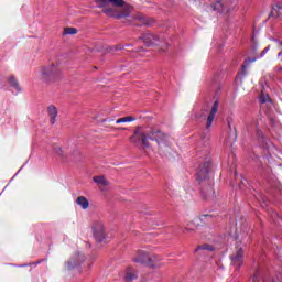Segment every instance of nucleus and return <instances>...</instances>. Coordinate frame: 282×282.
<instances>
[{"label":"nucleus","mask_w":282,"mask_h":282,"mask_svg":"<svg viewBox=\"0 0 282 282\" xmlns=\"http://www.w3.org/2000/svg\"><path fill=\"white\" fill-rule=\"evenodd\" d=\"M133 142L141 140L143 147H151L149 140L154 142L153 150L161 155H166L171 153V139L166 133L162 132L159 129L151 128L150 130L143 132L138 128L134 131V134L131 137Z\"/></svg>","instance_id":"nucleus-1"},{"label":"nucleus","mask_w":282,"mask_h":282,"mask_svg":"<svg viewBox=\"0 0 282 282\" xmlns=\"http://www.w3.org/2000/svg\"><path fill=\"white\" fill-rule=\"evenodd\" d=\"M111 7L104 9V14L109 19H127L131 13V6H129L124 0H108Z\"/></svg>","instance_id":"nucleus-2"},{"label":"nucleus","mask_w":282,"mask_h":282,"mask_svg":"<svg viewBox=\"0 0 282 282\" xmlns=\"http://www.w3.org/2000/svg\"><path fill=\"white\" fill-rule=\"evenodd\" d=\"M61 76V69L55 64H48L40 67L35 74V78L41 83H54Z\"/></svg>","instance_id":"nucleus-3"},{"label":"nucleus","mask_w":282,"mask_h":282,"mask_svg":"<svg viewBox=\"0 0 282 282\" xmlns=\"http://www.w3.org/2000/svg\"><path fill=\"white\" fill-rule=\"evenodd\" d=\"M134 262L148 268H162V258L147 251H140L134 258Z\"/></svg>","instance_id":"nucleus-4"},{"label":"nucleus","mask_w":282,"mask_h":282,"mask_svg":"<svg viewBox=\"0 0 282 282\" xmlns=\"http://www.w3.org/2000/svg\"><path fill=\"white\" fill-rule=\"evenodd\" d=\"M90 230L96 243H109V235L105 231V224L96 221L90 226Z\"/></svg>","instance_id":"nucleus-5"},{"label":"nucleus","mask_w":282,"mask_h":282,"mask_svg":"<svg viewBox=\"0 0 282 282\" xmlns=\"http://www.w3.org/2000/svg\"><path fill=\"white\" fill-rule=\"evenodd\" d=\"M210 8L218 17H228V14L235 10V8L230 6V0H214Z\"/></svg>","instance_id":"nucleus-6"},{"label":"nucleus","mask_w":282,"mask_h":282,"mask_svg":"<svg viewBox=\"0 0 282 282\" xmlns=\"http://www.w3.org/2000/svg\"><path fill=\"white\" fill-rule=\"evenodd\" d=\"M141 41H143L145 45H155L158 43V36L151 33H143L141 36Z\"/></svg>","instance_id":"nucleus-7"},{"label":"nucleus","mask_w":282,"mask_h":282,"mask_svg":"<svg viewBox=\"0 0 282 282\" xmlns=\"http://www.w3.org/2000/svg\"><path fill=\"white\" fill-rule=\"evenodd\" d=\"M93 182H95V184L100 188H107V186H109V181L102 175L93 177Z\"/></svg>","instance_id":"nucleus-8"},{"label":"nucleus","mask_w":282,"mask_h":282,"mask_svg":"<svg viewBox=\"0 0 282 282\" xmlns=\"http://www.w3.org/2000/svg\"><path fill=\"white\" fill-rule=\"evenodd\" d=\"M47 113L51 118V123L54 124L56 122V118H58V109L55 106H48Z\"/></svg>","instance_id":"nucleus-9"},{"label":"nucleus","mask_w":282,"mask_h":282,"mask_svg":"<svg viewBox=\"0 0 282 282\" xmlns=\"http://www.w3.org/2000/svg\"><path fill=\"white\" fill-rule=\"evenodd\" d=\"M133 20L135 21L137 25H149V20H147L142 14L134 15Z\"/></svg>","instance_id":"nucleus-10"},{"label":"nucleus","mask_w":282,"mask_h":282,"mask_svg":"<svg viewBox=\"0 0 282 282\" xmlns=\"http://www.w3.org/2000/svg\"><path fill=\"white\" fill-rule=\"evenodd\" d=\"M77 206L83 208V210H87V208H89V200H87V198H85L83 196L78 197L77 198Z\"/></svg>","instance_id":"nucleus-11"},{"label":"nucleus","mask_w":282,"mask_h":282,"mask_svg":"<svg viewBox=\"0 0 282 282\" xmlns=\"http://www.w3.org/2000/svg\"><path fill=\"white\" fill-rule=\"evenodd\" d=\"M243 259V251L239 250L235 256L231 257V260L234 261V263H237L239 265V263H241Z\"/></svg>","instance_id":"nucleus-12"},{"label":"nucleus","mask_w":282,"mask_h":282,"mask_svg":"<svg viewBox=\"0 0 282 282\" xmlns=\"http://www.w3.org/2000/svg\"><path fill=\"white\" fill-rule=\"evenodd\" d=\"M133 117H123V118H120V119H117L116 120V124H122V123H126V122H133Z\"/></svg>","instance_id":"nucleus-13"},{"label":"nucleus","mask_w":282,"mask_h":282,"mask_svg":"<svg viewBox=\"0 0 282 282\" xmlns=\"http://www.w3.org/2000/svg\"><path fill=\"white\" fill-rule=\"evenodd\" d=\"M207 216H198V217H195L191 224L193 226H199L202 224V221H204V219H206Z\"/></svg>","instance_id":"nucleus-14"},{"label":"nucleus","mask_w":282,"mask_h":282,"mask_svg":"<svg viewBox=\"0 0 282 282\" xmlns=\"http://www.w3.org/2000/svg\"><path fill=\"white\" fill-rule=\"evenodd\" d=\"M197 177L198 180H206L208 177V170H199Z\"/></svg>","instance_id":"nucleus-15"},{"label":"nucleus","mask_w":282,"mask_h":282,"mask_svg":"<svg viewBox=\"0 0 282 282\" xmlns=\"http://www.w3.org/2000/svg\"><path fill=\"white\" fill-rule=\"evenodd\" d=\"M95 3L98 6V8H107L109 1L108 0H95Z\"/></svg>","instance_id":"nucleus-16"},{"label":"nucleus","mask_w":282,"mask_h":282,"mask_svg":"<svg viewBox=\"0 0 282 282\" xmlns=\"http://www.w3.org/2000/svg\"><path fill=\"white\" fill-rule=\"evenodd\" d=\"M53 153L56 155H63V147L58 144L53 145Z\"/></svg>","instance_id":"nucleus-17"},{"label":"nucleus","mask_w":282,"mask_h":282,"mask_svg":"<svg viewBox=\"0 0 282 282\" xmlns=\"http://www.w3.org/2000/svg\"><path fill=\"white\" fill-rule=\"evenodd\" d=\"M218 109H219V104L217 101H215L209 115L215 116V113H217Z\"/></svg>","instance_id":"nucleus-18"},{"label":"nucleus","mask_w":282,"mask_h":282,"mask_svg":"<svg viewBox=\"0 0 282 282\" xmlns=\"http://www.w3.org/2000/svg\"><path fill=\"white\" fill-rule=\"evenodd\" d=\"M213 120H215V115H209L207 117V129H210L213 127Z\"/></svg>","instance_id":"nucleus-19"},{"label":"nucleus","mask_w":282,"mask_h":282,"mask_svg":"<svg viewBox=\"0 0 282 282\" xmlns=\"http://www.w3.org/2000/svg\"><path fill=\"white\" fill-rule=\"evenodd\" d=\"M64 32L65 34H78V30L76 28H67Z\"/></svg>","instance_id":"nucleus-20"},{"label":"nucleus","mask_w":282,"mask_h":282,"mask_svg":"<svg viewBox=\"0 0 282 282\" xmlns=\"http://www.w3.org/2000/svg\"><path fill=\"white\" fill-rule=\"evenodd\" d=\"M279 10H281L280 6H275L272 10V13L275 14V12H279Z\"/></svg>","instance_id":"nucleus-21"},{"label":"nucleus","mask_w":282,"mask_h":282,"mask_svg":"<svg viewBox=\"0 0 282 282\" xmlns=\"http://www.w3.org/2000/svg\"><path fill=\"white\" fill-rule=\"evenodd\" d=\"M102 122H111L109 119H104Z\"/></svg>","instance_id":"nucleus-22"},{"label":"nucleus","mask_w":282,"mask_h":282,"mask_svg":"<svg viewBox=\"0 0 282 282\" xmlns=\"http://www.w3.org/2000/svg\"><path fill=\"white\" fill-rule=\"evenodd\" d=\"M262 101L268 102V99H263Z\"/></svg>","instance_id":"nucleus-23"}]
</instances>
